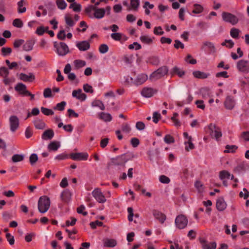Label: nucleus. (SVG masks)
<instances>
[{"mask_svg": "<svg viewBox=\"0 0 249 249\" xmlns=\"http://www.w3.org/2000/svg\"><path fill=\"white\" fill-rule=\"evenodd\" d=\"M205 129L206 132L214 138L217 141H219L222 136L221 129L213 124H210Z\"/></svg>", "mask_w": 249, "mask_h": 249, "instance_id": "nucleus-1", "label": "nucleus"}, {"mask_svg": "<svg viewBox=\"0 0 249 249\" xmlns=\"http://www.w3.org/2000/svg\"><path fill=\"white\" fill-rule=\"evenodd\" d=\"M51 204L50 199L46 196H43L39 198L38 201V209L40 213H44L50 208Z\"/></svg>", "mask_w": 249, "mask_h": 249, "instance_id": "nucleus-2", "label": "nucleus"}, {"mask_svg": "<svg viewBox=\"0 0 249 249\" xmlns=\"http://www.w3.org/2000/svg\"><path fill=\"white\" fill-rule=\"evenodd\" d=\"M221 17L222 20L224 22L229 23L232 25H235L239 22L238 18L236 16L229 12H222L221 14Z\"/></svg>", "mask_w": 249, "mask_h": 249, "instance_id": "nucleus-3", "label": "nucleus"}, {"mask_svg": "<svg viewBox=\"0 0 249 249\" xmlns=\"http://www.w3.org/2000/svg\"><path fill=\"white\" fill-rule=\"evenodd\" d=\"M168 72V69L167 66L160 67L150 74L149 78L151 80H157L166 75Z\"/></svg>", "mask_w": 249, "mask_h": 249, "instance_id": "nucleus-4", "label": "nucleus"}, {"mask_svg": "<svg viewBox=\"0 0 249 249\" xmlns=\"http://www.w3.org/2000/svg\"><path fill=\"white\" fill-rule=\"evenodd\" d=\"M54 47L56 49V52L59 56H65L69 52V49L67 45L64 42H54Z\"/></svg>", "mask_w": 249, "mask_h": 249, "instance_id": "nucleus-5", "label": "nucleus"}, {"mask_svg": "<svg viewBox=\"0 0 249 249\" xmlns=\"http://www.w3.org/2000/svg\"><path fill=\"white\" fill-rule=\"evenodd\" d=\"M188 222V219L183 214L177 216L175 221L176 227L179 229H184L187 226Z\"/></svg>", "mask_w": 249, "mask_h": 249, "instance_id": "nucleus-6", "label": "nucleus"}, {"mask_svg": "<svg viewBox=\"0 0 249 249\" xmlns=\"http://www.w3.org/2000/svg\"><path fill=\"white\" fill-rule=\"evenodd\" d=\"M236 68L239 72L248 73L249 72V61L244 59L240 60L236 63Z\"/></svg>", "mask_w": 249, "mask_h": 249, "instance_id": "nucleus-7", "label": "nucleus"}, {"mask_svg": "<svg viewBox=\"0 0 249 249\" xmlns=\"http://www.w3.org/2000/svg\"><path fill=\"white\" fill-rule=\"evenodd\" d=\"M92 195L95 200L100 203H104L107 199L100 188H96L92 192Z\"/></svg>", "mask_w": 249, "mask_h": 249, "instance_id": "nucleus-8", "label": "nucleus"}, {"mask_svg": "<svg viewBox=\"0 0 249 249\" xmlns=\"http://www.w3.org/2000/svg\"><path fill=\"white\" fill-rule=\"evenodd\" d=\"M219 178L222 181L224 186H227V180L229 179H233L234 176L230 174L229 172L226 170H222L219 173Z\"/></svg>", "mask_w": 249, "mask_h": 249, "instance_id": "nucleus-9", "label": "nucleus"}, {"mask_svg": "<svg viewBox=\"0 0 249 249\" xmlns=\"http://www.w3.org/2000/svg\"><path fill=\"white\" fill-rule=\"evenodd\" d=\"M158 92V90L151 87H144L141 91L142 96L144 98H150L154 95L156 94Z\"/></svg>", "mask_w": 249, "mask_h": 249, "instance_id": "nucleus-10", "label": "nucleus"}, {"mask_svg": "<svg viewBox=\"0 0 249 249\" xmlns=\"http://www.w3.org/2000/svg\"><path fill=\"white\" fill-rule=\"evenodd\" d=\"M70 157L74 160H86L89 158V154L87 152L72 153Z\"/></svg>", "mask_w": 249, "mask_h": 249, "instance_id": "nucleus-11", "label": "nucleus"}, {"mask_svg": "<svg viewBox=\"0 0 249 249\" xmlns=\"http://www.w3.org/2000/svg\"><path fill=\"white\" fill-rule=\"evenodd\" d=\"M9 124L11 131L12 132H15L19 127V121L18 118L15 115L10 116Z\"/></svg>", "mask_w": 249, "mask_h": 249, "instance_id": "nucleus-12", "label": "nucleus"}, {"mask_svg": "<svg viewBox=\"0 0 249 249\" xmlns=\"http://www.w3.org/2000/svg\"><path fill=\"white\" fill-rule=\"evenodd\" d=\"M152 213L154 218L158 220L161 224H163L166 220V215L157 210H153Z\"/></svg>", "mask_w": 249, "mask_h": 249, "instance_id": "nucleus-13", "label": "nucleus"}, {"mask_svg": "<svg viewBox=\"0 0 249 249\" xmlns=\"http://www.w3.org/2000/svg\"><path fill=\"white\" fill-rule=\"evenodd\" d=\"M15 90L21 96H26L28 90L27 89V87L25 85L21 83H19L16 85L15 87Z\"/></svg>", "mask_w": 249, "mask_h": 249, "instance_id": "nucleus-14", "label": "nucleus"}, {"mask_svg": "<svg viewBox=\"0 0 249 249\" xmlns=\"http://www.w3.org/2000/svg\"><path fill=\"white\" fill-rule=\"evenodd\" d=\"M170 73L172 76L177 75L179 77L182 78L185 75L186 72L182 69L175 66L171 69Z\"/></svg>", "mask_w": 249, "mask_h": 249, "instance_id": "nucleus-15", "label": "nucleus"}, {"mask_svg": "<svg viewBox=\"0 0 249 249\" xmlns=\"http://www.w3.org/2000/svg\"><path fill=\"white\" fill-rule=\"evenodd\" d=\"M76 46L80 51H86L90 48V43L88 41H77Z\"/></svg>", "mask_w": 249, "mask_h": 249, "instance_id": "nucleus-16", "label": "nucleus"}, {"mask_svg": "<svg viewBox=\"0 0 249 249\" xmlns=\"http://www.w3.org/2000/svg\"><path fill=\"white\" fill-rule=\"evenodd\" d=\"M72 96L73 97L81 101H85L87 98V95L82 92L81 89L73 90L72 92Z\"/></svg>", "mask_w": 249, "mask_h": 249, "instance_id": "nucleus-17", "label": "nucleus"}, {"mask_svg": "<svg viewBox=\"0 0 249 249\" xmlns=\"http://www.w3.org/2000/svg\"><path fill=\"white\" fill-rule=\"evenodd\" d=\"M148 79L147 75L145 73L138 74L135 79L134 85L139 86L143 84Z\"/></svg>", "mask_w": 249, "mask_h": 249, "instance_id": "nucleus-18", "label": "nucleus"}, {"mask_svg": "<svg viewBox=\"0 0 249 249\" xmlns=\"http://www.w3.org/2000/svg\"><path fill=\"white\" fill-rule=\"evenodd\" d=\"M19 79L24 82H32L35 79V76L33 73H29L28 74L21 73L19 75Z\"/></svg>", "mask_w": 249, "mask_h": 249, "instance_id": "nucleus-19", "label": "nucleus"}, {"mask_svg": "<svg viewBox=\"0 0 249 249\" xmlns=\"http://www.w3.org/2000/svg\"><path fill=\"white\" fill-rule=\"evenodd\" d=\"M106 14V10L103 8L96 7L93 15V18L101 19Z\"/></svg>", "mask_w": 249, "mask_h": 249, "instance_id": "nucleus-20", "label": "nucleus"}, {"mask_svg": "<svg viewBox=\"0 0 249 249\" xmlns=\"http://www.w3.org/2000/svg\"><path fill=\"white\" fill-rule=\"evenodd\" d=\"M216 207L219 211H223L226 208L227 203L223 197H220L217 199Z\"/></svg>", "mask_w": 249, "mask_h": 249, "instance_id": "nucleus-21", "label": "nucleus"}, {"mask_svg": "<svg viewBox=\"0 0 249 249\" xmlns=\"http://www.w3.org/2000/svg\"><path fill=\"white\" fill-rule=\"evenodd\" d=\"M154 37H150L148 35H142L140 37V41L143 44L151 45L153 43Z\"/></svg>", "mask_w": 249, "mask_h": 249, "instance_id": "nucleus-22", "label": "nucleus"}, {"mask_svg": "<svg viewBox=\"0 0 249 249\" xmlns=\"http://www.w3.org/2000/svg\"><path fill=\"white\" fill-rule=\"evenodd\" d=\"M103 242L105 247L113 248L117 245V241L114 239L106 238L103 240Z\"/></svg>", "mask_w": 249, "mask_h": 249, "instance_id": "nucleus-23", "label": "nucleus"}, {"mask_svg": "<svg viewBox=\"0 0 249 249\" xmlns=\"http://www.w3.org/2000/svg\"><path fill=\"white\" fill-rule=\"evenodd\" d=\"M235 103L232 97L228 96L224 102L225 107L228 109H231L234 107Z\"/></svg>", "mask_w": 249, "mask_h": 249, "instance_id": "nucleus-24", "label": "nucleus"}, {"mask_svg": "<svg viewBox=\"0 0 249 249\" xmlns=\"http://www.w3.org/2000/svg\"><path fill=\"white\" fill-rule=\"evenodd\" d=\"M194 77L198 79H206L210 76L209 73H206L199 71H195L193 72Z\"/></svg>", "mask_w": 249, "mask_h": 249, "instance_id": "nucleus-25", "label": "nucleus"}, {"mask_svg": "<svg viewBox=\"0 0 249 249\" xmlns=\"http://www.w3.org/2000/svg\"><path fill=\"white\" fill-rule=\"evenodd\" d=\"M140 0H130V5L127 8V10L137 11L140 6Z\"/></svg>", "mask_w": 249, "mask_h": 249, "instance_id": "nucleus-26", "label": "nucleus"}, {"mask_svg": "<svg viewBox=\"0 0 249 249\" xmlns=\"http://www.w3.org/2000/svg\"><path fill=\"white\" fill-rule=\"evenodd\" d=\"M54 136V132L52 129L45 130L42 134L41 138L43 140H48L52 139Z\"/></svg>", "mask_w": 249, "mask_h": 249, "instance_id": "nucleus-27", "label": "nucleus"}, {"mask_svg": "<svg viewBox=\"0 0 249 249\" xmlns=\"http://www.w3.org/2000/svg\"><path fill=\"white\" fill-rule=\"evenodd\" d=\"M200 93L204 99H207L212 96V92L210 89L207 88L201 89L200 90Z\"/></svg>", "mask_w": 249, "mask_h": 249, "instance_id": "nucleus-28", "label": "nucleus"}, {"mask_svg": "<svg viewBox=\"0 0 249 249\" xmlns=\"http://www.w3.org/2000/svg\"><path fill=\"white\" fill-rule=\"evenodd\" d=\"M60 196L62 201L68 202L71 199V194L69 190H66L61 193Z\"/></svg>", "mask_w": 249, "mask_h": 249, "instance_id": "nucleus-29", "label": "nucleus"}, {"mask_svg": "<svg viewBox=\"0 0 249 249\" xmlns=\"http://www.w3.org/2000/svg\"><path fill=\"white\" fill-rule=\"evenodd\" d=\"M26 2L24 0H20L17 3L18 12L19 14L25 13L26 11V8L24 6Z\"/></svg>", "mask_w": 249, "mask_h": 249, "instance_id": "nucleus-30", "label": "nucleus"}, {"mask_svg": "<svg viewBox=\"0 0 249 249\" xmlns=\"http://www.w3.org/2000/svg\"><path fill=\"white\" fill-rule=\"evenodd\" d=\"M35 42L34 41L30 40L27 41L23 45L24 51L29 52L32 50Z\"/></svg>", "mask_w": 249, "mask_h": 249, "instance_id": "nucleus-31", "label": "nucleus"}, {"mask_svg": "<svg viewBox=\"0 0 249 249\" xmlns=\"http://www.w3.org/2000/svg\"><path fill=\"white\" fill-rule=\"evenodd\" d=\"M98 115L99 119L105 122H110L112 120L111 115L108 113L100 112Z\"/></svg>", "mask_w": 249, "mask_h": 249, "instance_id": "nucleus-32", "label": "nucleus"}, {"mask_svg": "<svg viewBox=\"0 0 249 249\" xmlns=\"http://www.w3.org/2000/svg\"><path fill=\"white\" fill-rule=\"evenodd\" d=\"M60 146V143L58 142L53 141L51 142L48 145V149L50 151H56Z\"/></svg>", "mask_w": 249, "mask_h": 249, "instance_id": "nucleus-33", "label": "nucleus"}, {"mask_svg": "<svg viewBox=\"0 0 249 249\" xmlns=\"http://www.w3.org/2000/svg\"><path fill=\"white\" fill-rule=\"evenodd\" d=\"M95 8V6L89 5L85 8V12L89 18H93V13H92V12H94Z\"/></svg>", "mask_w": 249, "mask_h": 249, "instance_id": "nucleus-34", "label": "nucleus"}, {"mask_svg": "<svg viewBox=\"0 0 249 249\" xmlns=\"http://www.w3.org/2000/svg\"><path fill=\"white\" fill-rule=\"evenodd\" d=\"M35 127L38 129H43L45 128L46 124L41 120L37 119L34 122Z\"/></svg>", "mask_w": 249, "mask_h": 249, "instance_id": "nucleus-35", "label": "nucleus"}, {"mask_svg": "<svg viewBox=\"0 0 249 249\" xmlns=\"http://www.w3.org/2000/svg\"><path fill=\"white\" fill-rule=\"evenodd\" d=\"M178 116V113H174L173 116L171 118L172 122L174 124V125L176 127H179L181 126V123L180 121L177 118Z\"/></svg>", "mask_w": 249, "mask_h": 249, "instance_id": "nucleus-36", "label": "nucleus"}, {"mask_svg": "<svg viewBox=\"0 0 249 249\" xmlns=\"http://www.w3.org/2000/svg\"><path fill=\"white\" fill-rule=\"evenodd\" d=\"M126 162L124 155L117 157L114 161V163L116 165H124Z\"/></svg>", "mask_w": 249, "mask_h": 249, "instance_id": "nucleus-37", "label": "nucleus"}, {"mask_svg": "<svg viewBox=\"0 0 249 249\" xmlns=\"http://www.w3.org/2000/svg\"><path fill=\"white\" fill-rule=\"evenodd\" d=\"M189 140L185 141L184 144L185 145V149L187 151H189L190 150L194 149L195 146L192 142V138H189Z\"/></svg>", "mask_w": 249, "mask_h": 249, "instance_id": "nucleus-38", "label": "nucleus"}, {"mask_svg": "<svg viewBox=\"0 0 249 249\" xmlns=\"http://www.w3.org/2000/svg\"><path fill=\"white\" fill-rule=\"evenodd\" d=\"M86 62L80 59H77L73 61V65L77 69H80L86 66Z\"/></svg>", "mask_w": 249, "mask_h": 249, "instance_id": "nucleus-39", "label": "nucleus"}, {"mask_svg": "<svg viewBox=\"0 0 249 249\" xmlns=\"http://www.w3.org/2000/svg\"><path fill=\"white\" fill-rule=\"evenodd\" d=\"M240 33V31L238 29L232 28L230 31V36L233 38L238 39Z\"/></svg>", "mask_w": 249, "mask_h": 249, "instance_id": "nucleus-40", "label": "nucleus"}, {"mask_svg": "<svg viewBox=\"0 0 249 249\" xmlns=\"http://www.w3.org/2000/svg\"><path fill=\"white\" fill-rule=\"evenodd\" d=\"M194 9L192 13L194 14H200L202 13L204 10L203 7L199 4H194Z\"/></svg>", "mask_w": 249, "mask_h": 249, "instance_id": "nucleus-41", "label": "nucleus"}, {"mask_svg": "<svg viewBox=\"0 0 249 249\" xmlns=\"http://www.w3.org/2000/svg\"><path fill=\"white\" fill-rule=\"evenodd\" d=\"M24 159V156L22 154H15L14 155L12 158V161L13 162H18L22 161Z\"/></svg>", "mask_w": 249, "mask_h": 249, "instance_id": "nucleus-42", "label": "nucleus"}, {"mask_svg": "<svg viewBox=\"0 0 249 249\" xmlns=\"http://www.w3.org/2000/svg\"><path fill=\"white\" fill-rule=\"evenodd\" d=\"M237 149V147L234 145H227L225 146V149L224 152L225 153H233Z\"/></svg>", "mask_w": 249, "mask_h": 249, "instance_id": "nucleus-43", "label": "nucleus"}, {"mask_svg": "<svg viewBox=\"0 0 249 249\" xmlns=\"http://www.w3.org/2000/svg\"><path fill=\"white\" fill-rule=\"evenodd\" d=\"M147 62L152 65H157L159 63V59L157 56H152L147 59Z\"/></svg>", "mask_w": 249, "mask_h": 249, "instance_id": "nucleus-44", "label": "nucleus"}, {"mask_svg": "<svg viewBox=\"0 0 249 249\" xmlns=\"http://www.w3.org/2000/svg\"><path fill=\"white\" fill-rule=\"evenodd\" d=\"M195 186L198 193H202L204 191V187L200 181H196L195 183Z\"/></svg>", "mask_w": 249, "mask_h": 249, "instance_id": "nucleus-45", "label": "nucleus"}, {"mask_svg": "<svg viewBox=\"0 0 249 249\" xmlns=\"http://www.w3.org/2000/svg\"><path fill=\"white\" fill-rule=\"evenodd\" d=\"M56 3L58 8L61 10L65 9L67 5L64 0H56Z\"/></svg>", "mask_w": 249, "mask_h": 249, "instance_id": "nucleus-46", "label": "nucleus"}, {"mask_svg": "<svg viewBox=\"0 0 249 249\" xmlns=\"http://www.w3.org/2000/svg\"><path fill=\"white\" fill-rule=\"evenodd\" d=\"M1 54L3 56L9 55L12 53V49L9 47H2L1 49Z\"/></svg>", "mask_w": 249, "mask_h": 249, "instance_id": "nucleus-47", "label": "nucleus"}, {"mask_svg": "<svg viewBox=\"0 0 249 249\" xmlns=\"http://www.w3.org/2000/svg\"><path fill=\"white\" fill-rule=\"evenodd\" d=\"M70 8L72 9L74 12H80L81 10V5L76 2H73L71 4Z\"/></svg>", "mask_w": 249, "mask_h": 249, "instance_id": "nucleus-48", "label": "nucleus"}, {"mask_svg": "<svg viewBox=\"0 0 249 249\" xmlns=\"http://www.w3.org/2000/svg\"><path fill=\"white\" fill-rule=\"evenodd\" d=\"M216 244L215 242L207 243L203 245V249H215Z\"/></svg>", "mask_w": 249, "mask_h": 249, "instance_id": "nucleus-49", "label": "nucleus"}, {"mask_svg": "<svg viewBox=\"0 0 249 249\" xmlns=\"http://www.w3.org/2000/svg\"><path fill=\"white\" fill-rule=\"evenodd\" d=\"M123 34L121 33H114L110 35L112 39L115 41H120L122 39Z\"/></svg>", "mask_w": 249, "mask_h": 249, "instance_id": "nucleus-50", "label": "nucleus"}, {"mask_svg": "<svg viewBox=\"0 0 249 249\" xmlns=\"http://www.w3.org/2000/svg\"><path fill=\"white\" fill-rule=\"evenodd\" d=\"M41 111L43 114L47 116L53 115L54 114L53 110L44 107H41Z\"/></svg>", "mask_w": 249, "mask_h": 249, "instance_id": "nucleus-51", "label": "nucleus"}, {"mask_svg": "<svg viewBox=\"0 0 249 249\" xmlns=\"http://www.w3.org/2000/svg\"><path fill=\"white\" fill-rule=\"evenodd\" d=\"M141 48V45L137 42H135L128 46V49L130 50H139Z\"/></svg>", "mask_w": 249, "mask_h": 249, "instance_id": "nucleus-52", "label": "nucleus"}, {"mask_svg": "<svg viewBox=\"0 0 249 249\" xmlns=\"http://www.w3.org/2000/svg\"><path fill=\"white\" fill-rule=\"evenodd\" d=\"M13 25L17 28H21L23 25L22 21L19 18H16L13 21Z\"/></svg>", "mask_w": 249, "mask_h": 249, "instance_id": "nucleus-53", "label": "nucleus"}, {"mask_svg": "<svg viewBox=\"0 0 249 249\" xmlns=\"http://www.w3.org/2000/svg\"><path fill=\"white\" fill-rule=\"evenodd\" d=\"M164 141L167 144H170L175 142V139L174 137L171 135H166L164 138Z\"/></svg>", "mask_w": 249, "mask_h": 249, "instance_id": "nucleus-54", "label": "nucleus"}, {"mask_svg": "<svg viewBox=\"0 0 249 249\" xmlns=\"http://www.w3.org/2000/svg\"><path fill=\"white\" fill-rule=\"evenodd\" d=\"M221 45L222 46H226L229 48H232L234 45V43L231 39L225 40L224 42L221 43Z\"/></svg>", "mask_w": 249, "mask_h": 249, "instance_id": "nucleus-55", "label": "nucleus"}, {"mask_svg": "<svg viewBox=\"0 0 249 249\" xmlns=\"http://www.w3.org/2000/svg\"><path fill=\"white\" fill-rule=\"evenodd\" d=\"M108 51V47L107 44H103L100 45L99 47V51L101 53L104 54Z\"/></svg>", "mask_w": 249, "mask_h": 249, "instance_id": "nucleus-56", "label": "nucleus"}, {"mask_svg": "<svg viewBox=\"0 0 249 249\" xmlns=\"http://www.w3.org/2000/svg\"><path fill=\"white\" fill-rule=\"evenodd\" d=\"M9 73V72L7 68L4 67L0 68V75L1 77H6V76H8Z\"/></svg>", "mask_w": 249, "mask_h": 249, "instance_id": "nucleus-57", "label": "nucleus"}, {"mask_svg": "<svg viewBox=\"0 0 249 249\" xmlns=\"http://www.w3.org/2000/svg\"><path fill=\"white\" fill-rule=\"evenodd\" d=\"M135 79L132 77L127 75L124 77V82L127 85H134Z\"/></svg>", "mask_w": 249, "mask_h": 249, "instance_id": "nucleus-58", "label": "nucleus"}, {"mask_svg": "<svg viewBox=\"0 0 249 249\" xmlns=\"http://www.w3.org/2000/svg\"><path fill=\"white\" fill-rule=\"evenodd\" d=\"M65 19L66 24L70 27H72L75 24L74 21L73 20L72 18L69 16H66L65 17Z\"/></svg>", "mask_w": 249, "mask_h": 249, "instance_id": "nucleus-59", "label": "nucleus"}, {"mask_svg": "<svg viewBox=\"0 0 249 249\" xmlns=\"http://www.w3.org/2000/svg\"><path fill=\"white\" fill-rule=\"evenodd\" d=\"M66 105V103L65 101H62L58 103L56 107L54 108V109H57L60 111H62L64 109Z\"/></svg>", "mask_w": 249, "mask_h": 249, "instance_id": "nucleus-60", "label": "nucleus"}, {"mask_svg": "<svg viewBox=\"0 0 249 249\" xmlns=\"http://www.w3.org/2000/svg\"><path fill=\"white\" fill-rule=\"evenodd\" d=\"M154 34L156 35L160 36L164 34V32L160 26L155 27L154 29Z\"/></svg>", "mask_w": 249, "mask_h": 249, "instance_id": "nucleus-61", "label": "nucleus"}, {"mask_svg": "<svg viewBox=\"0 0 249 249\" xmlns=\"http://www.w3.org/2000/svg\"><path fill=\"white\" fill-rule=\"evenodd\" d=\"M6 238L7 241L9 242L10 245H13L15 243V239L13 235L10 233H7L6 234Z\"/></svg>", "mask_w": 249, "mask_h": 249, "instance_id": "nucleus-62", "label": "nucleus"}, {"mask_svg": "<svg viewBox=\"0 0 249 249\" xmlns=\"http://www.w3.org/2000/svg\"><path fill=\"white\" fill-rule=\"evenodd\" d=\"M195 104L197 108L204 110L205 108V105L203 100H198L195 102Z\"/></svg>", "mask_w": 249, "mask_h": 249, "instance_id": "nucleus-63", "label": "nucleus"}, {"mask_svg": "<svg viewBox=\"0 0 249 249\" xmlns=\"http://www.w3.org/2000/svg\"><path fill=\"white\" fill-rule=\"evenodd\" d=\"M239 196L241 197L247 199L249 196V192L246 188H244L243 191L240 193Z\"/></svg>", "mask_w": 249, "mask_h": 249, "instance_id": "nucleus-64", "label": "nucleus"}]
</instances>
